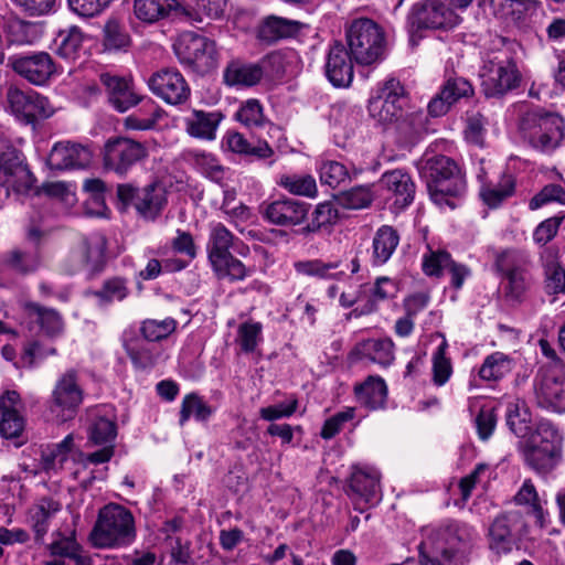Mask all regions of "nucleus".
Returning a JSON list of instances; mask_svg holds the SVG:
<instances>
[{
  "label": "nucleus",
  "instance_id": "obj_55",
  "mask_svg": "<svg viewBox=\"0 0 565 565\" xmlns=\"http://www.w3.org/2000/svg\"><path fill=\"white\" fill-rule=\"evenodd\" d=\"M447 347L443 341L433 354V382L437 386L445 385L452 374L451 361L446 356Z\"/></svg>",
  "mask_w": 565,
  "mask_h": 565
},
{
  "label": "nucleus",
  "instance_id": "obj_18",
  "mask_svg": "<svg viewBox=\"0 0 565 565\" xmlns=\"http://www.w3.org/2000/svg\"><path fill=\"white\" fill-rule=\"evenodd\" d=\"M406 105L405 89L402 84L391 78L385 82L380 95L371 98L369 113L380 122H393L403 117Z\"/></svg>",
  "mask_w": 565,
  "mask_h": 565
},
{
  "label": "nucleus",
  "instance_id": "obj_7",
  "mask_svg": "<svg viewBox=\"0 0 565 565\" xmlns=\"http://www.w3.org/2000/svg\"><path fill=\"white\" fill-rule=\"evenodd\" d=\"M495 268L505 279L503 296L511 303H522L527 296L533 277L529 270V256L515 249H505L497 254Z\"/></svg>",
  "mask_w": 565,
  "mask_h": 565
},
{
  "label": "nucleus",
  "instance_id": "obj_20",
  "mask_svg": "<svg viewBox=\"0 0 565 565\" xmlns=\"http://www.w3.org/2000/svg\"><path fill=\"white\" fill-rule=\"evenodd\" d=\"M534 396L539 407L554 412H565V379L553 372L540 369L534 379Z\"/></svg>",
  "mask_w": 565,
  "mask_h": 565
},
{
  "label": "nucleus",
  "instance_id": "obj_1",
  "mask_svg": "<svg viewBox=\"0 0 565 565\" xmlns=\"http://www.w3.org/2000/svg\"><path fill=\"white\" fill-rule=\"evenodd\" d=\"M417 168L431 201L455 209V200L467 191L466 177L459 164L447 156L436 154L422 159Z\"/></svg>",
  "mask_w": 565,
  "mask_h": 565
},
{
  "label": "nucleus",
  "instance_id": "obj_39",
  "mask_svg": "<svg viewBox=\"0 0 565 565\" xmlns=\"http://www.w3.org/2000/svg\"><path fill=\"white\" fill-rule=\"evenodd\" d=\"M223 147L231 152L254 156L259 159H265L273 154V149L266 141H259L253 146L242 134L235 131L226 134L223 139Z\"/></svg>",
  "mask_w": 565,
  "mask_h": 565
},
{
  "label": "nucleus",
  "instance_id": "obj_44",
  "mask_svg": "<svg viewBox=\"0 0 565 565\" xmlns=\"http://www.w3.org/2000/svg\"><path fill=\"white\" fill-rule=\"evenodd\" d=\"M342 265L341 262L324 263L320 259L297 262L295 269L298 274L317 277L320 279H341L345 275V270L335 271Z\"/></svg>",
  "mask_w": 565,
  "mask_h": 565
},
{
  "label": "nucleus",
  "instance_id": "obj_12",
  "mask_svg": "<svg viewBox=\"0 0 565 565\" xmlns=\"http://www.w3.org/2000/svg\"><path fill=\"white\" fill-rule=\"evenodd\" d=\"M179 62L198 73H206L217 65V50L213 40L194 33H184L173 45Z\"/></svg>",
  "mask_w": 565,
  "mask_h": 565
},
{
  "label": "nucleus",
  "instance_id": "obj_40",
  "mask_svg": "<svg viewBox=\"0 0 565 565\" xmlns=\"http://www.w3.org/2000/svg\"><path fill=\"white\" fill-rule=\"evenodd\" d=\"M84 33L82 30L72 25L61 30L55 38V52L58 56L74 61L79 56L83 49Z\"/></svg>",
  "mask_w": 565,
  "mask_h": 565
},
{
  "label": "nucleus",
  "instance_id": "obj_30",
  "mask_svg": "<svg viewBox=\"0 0 565 565\" xmlns=\"http://www.w3.org/2000/svg\"><path fill=\"white\" fill-rule=\"evenodd\" d=\"M62 505L52 498H42L34 503L29 510V522L34 532L36 543H43L51 520L60 512Z\"/></svg>",
  "mask_w": 565,
  "mask_h": 565
},
{
  "label": "nucleus",
  "instance_id": "obj_26",
  "mask_svg": "<svg viewBox=\"0 0 565 565\" xmlns=\"http://www.w3.org/2000/svg\"><path fill=\"white\" fill-rule=\"evenodd\" d=\"M21 399L15 391H7L0 396V436L6 439L19 437L24 429V418L20 415Z\"/></svg>",
  "mask_w": 565,
  "mask_h": 565
},
{
  "label": "nucleus",
  "instance_id": "obj_63",
  "mask_svg": "<svg viewBox=\"0 0 565 565\" xmlns=\"http://www.w3.org/2000/svg\"><path fill=\"white\" fill-rule=\"evenodd\" d=\"M355 409L353 407H347L344 411L338 412L324 422L320 436L323 439L333 438L342 429L345 423L353 419Z\"/></svg>",
  "mask_w": 565,
  "mask_h": 565
},
{
  "label": "nucleus",
  "instance_id": "obj_17",
  "mask_svg": "<svg viewBox=\"0 0 565 565\" xmlns=\"http://www.w3.org/2000/svg\"><path fill=\"white\" fill-rule=\"evenodd\" d=\"M83 395L75 370H68L57 379L52 392V412L60 422L64 423L75 416L83 402Z\"/></svg>",
  "mask_w": 565,
  "mask_h": 565
},
{
  "label": "nucleus",
  "instance_id": "obj_62",
  "mask_svg": "<svg viewBox=\"0 0 565 565\" xmlns=\"http://www.w3.org/2000/svg\"><path fill=\"white\" fill-rule=\"evenodd\" d=\"M54 540L49 545V550L54 556L73 557L79 550V545L75 540V533L63 536L60 532L53 534Z\"/></svg>",
  "mask_w": 565,
  "mask_h": 565
},
{
  "label": "nucleus",
  "instance_id": "obj_29",
  "mask_svg": "<svg viewBox=\"0 0 565 565\" xmlns=\"http://www.w3.org/2000/svg\"><path fill=\"white\" fill-rule=\"evenodd\" d=\"M518 512H505L498 515L489 527V545L497 554L512 550V527L519 521Z\"/></svg>",
  "mask_w": 565,
  "mask_h": 565
},
{
  "label": "nucleus",
  "instance_id": "obj_25",
  "mask_svg": "<svg viewBox=\"0 0 565 565\" xmlns=\"http://www.w3.org/2000/svg\"><path fill=\"white\" fill-rule=\"evenodd\" d=\"M134 14L139 21L148 24H153L171 15L192 19L190 9L178 0H135Z\"/></svg>",
  "mask_w": 565,
  "mask_h": 565
},
{
  "label": "nucleus",
  "instance_id": "obj_56",
  "mask_svg": "<svg viewBox=\"0 0 565 565\" xmlns=\"http://www.w3.org/2000/svg\"><path fill=\"white\" fill-rule=\"evenodd\" d=\"M397 290V284L394 280L388 277H379L371 289V296L363 312H373L376 309L377 302L394 297Z\"/></svg>",
  "mask_w": 565,
  "mask_h": 565
},
{
  "label": "nucleus",
  "instance_id": "obj_53",
  "mask_svg": "<svg viewBox=\"0 0 565 565\" xmlns=\"http://www.w3.org/2000/svg\"><path fill=\"white\" fill-rule=\"evenodd\" d=\"M318 171L321 184L331 189L340 186L350 178L348 168L334 160L322 161Z\"/></svg>",
  "mask_w": 565,
  "mask_h": 565
},
{
  "label": "nucleus",
  "instance_id": "obj_9",
  "mask_svg": "<svg viewBox=\"0 0 565 565\" xmlns=\"http://www.w3.org/2000/svg\"><path fill=\"white\" fill-rule=\"evenodd\" d=\"M481 88L487 97H500L516 88L521 74L508 54H489L479 72Z\"/></svg>",
  "mask_w": 565,
  "mask_h": 565
},
{
  "label": "nucleus",
  "instance_id": "obj_64",
  "mask_svg": "<svg viewBox=\"0 0 565 565\" xmlns=\"http://www.w3.org/2000/svg\"><path fill=\"white\" fill-rule=\"evenodd\" d=\"M7 264L19 273H31L39 266V257L32 253L12 250L7 258Z\"/></svg>",
  "mask_w": 565,
  "mask_h": 565
},
{
  "label": "nucleus",
  "instance_id": "obj_5",
  "mask_svg": "<svg viewBox=\"0 0 565 565\" xmlns=\"http://www.w3.org/2000/svg\"><path fill=\"white\" fill-rule=\"evenodd\" d=\"M231 248L237 250L241 255H245L248 250V247L235 238L223 223L212 222L209 230L206 252L213 269L220 277L243 280L249 275V270L232 255Z\"/></svg>",
  "mask_w": 565,
  "mask_h": 565
},
{
  "label": "nucleus",
  "instance_id": "obj_8",
  "mask_svg": "<svg viewBox=\"0 0 565 565\" xmlns=\"http://www.w3.org/2000/svg\"><path fill=\"white\" fill-rule=\"evenodd\" d=\"M352 58L361 65L377 62L384 51L385 35L382 28L371 19L352 21L345 32Z\"/></svg>",
  "mask_w": 565,
  "mask_h": 565
},
{
  "label": "nucleus",
  "instance_id": "obj_58",
  "mask_svg": "<svg viewBox=\"0 0 565 565\" xmlns=\"http://www.w3.org/2000/svg\"><path fill=\"white\" fill-rule=\"evenodd\" d=\"M236 119L248 128H259L266 124L263 107L257 99H248L236 113Z\"/></svg>",
  "mask_w": 565,
  "mask_h": 565
},
{
  "label": "nucleus",
  "instance_id": "obj_51",
  "mask_svg": "<svg viewBox=\"0 0 565 565\" xmlns=\"http://www.w3.org/2000/svg\"><path fill=\"white\" fill-rule=\"evenodd\" d=\"M127 281L119 277L105 280L100 289L93 291L99 306H107L113 301H121L128 296Z\"/></svg>",
  "mask_w": 565,
  "mask_h": 565
},
{
  "label": "nucleus",
  "instance_id": "obj_59",
  "mask_svg": "<svg viewBox=\"0 0 565 565\" xmlns=\"http://www.w3.org/2000/svg\"><path fill=\"white\" fill-rule=\"evenodd\" d=\"M340 204L345 209L359 210L367 207L373 201L371 186L359 185L341 193Z\"/></svg>",
  "mask_w": 565,
  "mask_h": 565
},
{
  "label": "nucleus",
  "instance_id": "obj_14",
  "mask_svg": "<svg viewBox=\"0 0 565 565\" xmlns=\"http://www.w3.org/2000/svg\"><path fill=\"white\" fill-rule=\"evenodd\" d=\"M148 154V148L143 142L127 137L110 138L104 146V167L122 177Z\"/></svg>",
  "mask_w": 565,
  "mask_h": 565
},
{
  "label": "nucleus",
  "instance_id": "obj_46",
  "mask_svg": "<svg viewBox=\"0 0 565 565\" xmlns=\"http://www.w3.org/2000/svg\"><path fill=\"white\" fill-rule=\"evenodd\" d=\"M514 186L515 183L512 175L504 174L495 184H482L480 195L487 205L490 207H497L502 203V201L513 194Z\"/></svg>",
  "mask_w": 565,
  "mask_h": 565
},
{
  "label": "nucleus",
  "instance_id": "obj_60",
  "mask_svg": "<svg viewBox=\"0 0 565 565\" xmlns=\"http://www.w3.org/2000/svg\"><path fill=\"white\" fill-rule=\"evenodd\" d=\"M130 43V38L116 20H108L104 26V45L108 50H122Z\"/></svg>",
  "mask_w": 565,
  "mask_h": 565
},
{
  "label": "nucleus",
  "instance_id": "obj_2",
  "mask_svg": "<svg viewBox=\"0 0 565 565\" xmlns=\"http://www.w3.org/2000/svg\"><path fill=\"white\" fill-rule=\"evenodd\" d=\"M422 548H430L447 559L465 558L473 548L478 533L458 520H444L422 529Z\"/></svg>",
  "mask_w": 565,
  "mask_h": 565
},
{
  "label": "nucleus",
  "instance_id": "obj_43",
  "mask_svg": "<svg viewBox=\"0 0 565 565\" xmlns=\"http://www.w3.org/2000/svg\"><path fill=\"white\" fill-rule=\"evenodd\" d=\"M117 436V427L114 415L109 412L96 414L88 429V439L94 445H113Z\"/></svg>",
  "mask_w": 565,
  "mask_h": 565
},
{
  "label": "nucleus",
  "instance_id": "obj_41",
  "mask_svg": "<svg viewBox=\"0 0 565 565\" xmlns=\"http://www.w3.org/2000/svg\"><path fill=\"white\" fill-rule=\"evenodd\" d=\"M26 310L47 337H57L63 332V319L56 310L34 302L26 305Z\"/></svg>",
  "mask_w": 565,
  "mask_h": 565
},
{
  "label": "nucleus",
  "instance_id": "obj_32",
  "mask_svg": "<svg viewBox=\"0 0 565 565\" xmlns=\"http://www.w3.org/2000/svg\"><path fill=\"white\" fill-rule=\"evenodd\" d=\"M541 264L544 274V289L550 295L565 292V269L558 260V255L552 248L541 253Z\"/></svg>",
  "mask_w": 565,
  "mask_h": 565
},
{
  "label": "nucleus",
  "instance_id": "obj_28",
  "mask_svg": "<svg viewBox=\"0 0 565 565\" xmlns=\"http://www.w3.org/2000/svg\"><path fill=\"white\" fill-rule=\"evenodd\" d=\"M326 75L335 87H348L353 78V64L350 54L341 43L333 44L326 62Z\"/></svg>",
  "mask_w": 565,
  "mask_h": 565
},
{
  "label": "nucleus",
  "instance_id": "obj_10",
  "mask_svg": "<svg viewBox=\"0 0 565 565\" xmlns=\"http://www.w3.org/2000/svg\"><path fill=\"white\" fill-rule=\"evenodd\" d=\"M106 248L107 239L104 234L95 232L84 236L65 258L64 271L68 275L85 271L88 276L99 273L106 262Z\"/></svg>",
  "mask_w": 565,
  "mask_h": 565
},
{
  "label": "nucleus",
  "instance_id": "obj_6",
  "mask_svg": "<svg viewBox=\"0 0 565 565\" xmlns=\"http://www.w3.org/2000/svg\"><path fill=\"white\" fill-rule=\"evenodd\" d=\"M519 128L523 138L542 152L555 150L565 137L564 119L542 107L525 110L520 117Z\"/></svg>",
  "mask_w": 565,
  "mask_h": 565
},
{
  "label": "nucleus",
  "instance_id": "obj_34",
  "mask_svg": "<svg viewBox=\"0 0 565 565\" xmlns=\"http://www.w3.org/2000/svg\"><path fill=\"white\" fill-rule=\"evenodd\" d=\"M301 26L302 23L297 20L269 15L263 20L258 29V36L264 41L275 42L280 39L296 36Z\"/></svg>",
  "mask_w": 565,
  "mask_h": 565
},
{
  "label": "nucleus",
  "instance_id": "obj_22",
  "mask_svg": "<svg viewBox=\"0 0 565 565\" xmlns=\"http://www.w3.org/2000/svg\"><path fill=\"white\" fill-rule=\"evenodd\" d=\"M380 473L374 468L353 467L348 495L356 505H373L381 500Z\"/></svg>",
  "mask_w": 565,
  "mask_h": 565
},
{
  "label": "nucleus",
  "instance_id": "obj_24",
  "mask_svg": "<svg viewBox=\"0 0 565 565\" xmlns=\"http://www.w3.org/2000/svg\"><path fill=\"white\" fill-rule=\"evenodd\" d=\"M93 151L86 146L71 141L57 142L53 146L47 164L52 170L82 169L89 166Z\"/></svg>",
  "mask_w": 565,
  "mask_h": 565
},
{
  "label": "nucleus",
  "instance_id": "obj_52",
  "mask_svg": "<svg viewBox=\"0 0 565 565\" xmlns=\"http://www.w3.org/2000/svg\"><path fill=\"white\" fill-rule=\"evenodd\" d=\"M124 348L135 366L146 369L154 364V355L145 341L137 338H127L124 335Z\"/></svg>",
  "mask_w": 565,
  "mask_h": 565
},
{
  "label": "nucleus",
  "instance_id": "obj_19",
  "mask_svg": "<svg viewBox=\"0 0 565 565\" xmlns=\"http://www.w3.org/2000/svg\"><path fill=\"white\" fill-rule=\"evenodd\" d=\"M99 81L105 87L109 105L119 113H126L146 99L136 90L131 77L102 73Z\"/></svg>",
  "mask_w": 565,
  "mask_h": 565
},
{
  "label": "nucleus",
  "instance_id": "obj_15",
  "mask_svg": "<svg viewBox=\"0 0 565 565\" xmlns=\"http://www.w3.org/2000/svg\"><path fill=\"white\" fill-rule=\"evenodd\" d=\"M7 102L15 118L25 125H35L39 120L50 118L55 108L50 100L34 90H21L10 87L7 92Z\"/></svg>",
  "mask_w": 565,
  "mask_h": 565
},
{
  "label": "nucleus",
  "instance_id": "obj_4",
  "mask_svg": "<svg viewBox=\"0 0 565 565\" xmlns=\"http://www.w3.org/2000/svg\"><path fill=\"white\" fill-rule=\"evenodd\" d=\"M563 437L558 429L547 420L536 424L526 436L520 450L525 463L539 475H547L562 459Z\"/></svg>",
  "mask_w": 565,
  "mask_h": 565
},
{
  "label": "nucleus",
  "instance_id": "obj_50",
  "mask_svg": "<svg viewBox=\"0 0 565 565\" xmlns=\"http://www.w3.org/2000/svg\"><path fill=\"white\" fill-rule=\"evenodd\" d=\"M516 504H525L530 507V512L535 518L536 523L544 527L546 525V513L544 512L536 489L531 480H525L514 497Z\"/></svg>",
  "mask_w": 565,
  "mask_h": 565
},
{
  "label": "nucleus",
  "instance_id": "obj_36",
  "mask_svg": "<svg viewBox=\"0 0 565 565\" xmlns=\"http://www.w3.org/2000/svg\"><path fill=\"white\" fill-rule=\"evenodd\" d=\"M505 423L519 438H525L531 431V412L523 399L514 398L507 404Z\"/></svg>",
  "mask_w": 565,
  "mask_h": 565
},
{
  "label": "nucleus",
  "instance_id": "obj_37",
  "mask_svg": "<svg viewBox=\"0 0 565 565\" xmlns=\"http://www.w3.org/2000/svg\"><path fill=\"white\" fill-rule=\"evenodd\" d=\"M399 243V235L395 228L390 225H382L373 238V264H385L395 252Z\"/></svg>",
  "mask_w": 565,
  "mask_h": 565
},
{
  "label": "nucleus",
  "instance_id": "obj_3",
  "mask_svg": "<svg viewBox=\"0 0 565 565\" xmlns=\"http://www.w3.org/2000/svg\"><path fill=\"white\" fill-rule=\"evenodd\" d=\"M136 536L132 513L120 504L109 503L99 510L89 542L96 548H122L131 545Z\"/></svg>",
  "mask_w": 565,
  "mask_h": 565
},
{
  "label": "nucleus",
  "instance_id": "obj_48",
  "mask_svg": "<svg viewBox=\"0 0 565 565\" xmlns=\"http://www.w3.org/2000/svg\"><path fill=\"white\" fill-rule=\"evenodd\" d=\"M212 413V407L207 405L202 397L195 393H190L182 399L179 424L180 426H184L191 416L199 422H205L210 418Z\"/></svg>",
  "mask_w": 565,
  "mask_h": 565
},
{
  "label": "nucleus",
  "instance_id": "obj_21",
  "mask_svg": "<svg viewBox=\"0 0 565 565\" xmlns=\"http://www.w3.org/2000/svg\"><path fill=\"white\" fill-rule=\"evenodd\" d=\"M309 212V205L302 201L284 198L260 206V214L273 225L291 227L301 224Z\"/></svg>",
  "mask_w": 565,
  "mask_h": 565
},
{
  "label": "nucleus",
  "instance_id": "obj_33",
  "mask_svg": "<svg viewBox=\"0 0 565 565\" xmlns=\"http://www.w3.org/2000/svg\"><path fill=\"white\" fill-rule=\"evenodd\" d=\"M354 393L361 406L376 411L385 405L387 386L382 377L369 376L362 384L355 386Z\"/></svg>",
  "mask_w": 565,
  "mask_h": 565
},
{
  "label": "nucleus",
  "instance_id": "obj_49",
  "mask_svg": "<svg viewBox=\"0 0 565 565\" xmlns=\"http://www.w3.org/2000/svg\"><path fill=\"white\" fill-rule=\"evenodd\" d=\"M278 184L295 195L313 198L317 194V183L310 174H282Z\"/></svg>",
  "mask_w": 565,
  "mask_h": 565
},
{
  "label": "nucleus",
  "instance_id": "obj_16",
  "mask_svg": "<svg viewBox=\"0 0 565 565\" xmlns=\"http://www.w3.org/2000/svg\"><path fill=\"white\" fill-rule=\"evenodd\" d=\"M147 84L150 92L168 105H183L191 96L186 79L175 68L164 67L154 72Z\"/></svg>",
  "mask_w": 565,
  "mask_h": 565
},
{
  "label": "nucleus",
  "instance_id": "obj_61",
  "mask_svg": "<svg viewBox=\"0 0 565 565\" xmlns=\"http://www.w3.org/2000/svg\"><path fill=\"white\" fill-rule=\"evenodd\" d=\"M440 90L451 105L461 98H468L473 95L472 85L463 77L449 78Z\"/></svg>",
  "mask_w": 565,
  "mask_h": 565
},
{
  "label": "nucleus",
  "instance_id": "obj_54",
  "mask_svg": "<svg viewBox=\"0 0 565 565\" xmlns=\"http://www.w3.org/2000/svg\"><path fill=\"white\" fill-rule=\"evenodd\" d=\"M177 328V321L172 318L163 320L147 319L142 321L140 332L146 341L154 342L168 338Z\"/></svg>",
  "mask_w": 565,
  "mask_h": 565
},
{
  "label": "nucleus",
  "instance_id": "obj_13",
  "mask_svg": "<svg viewBox=\"0 0 565 565\" xmlns=\"http://www.w3.org/2000/svg\"><path fill=\"white\" fill-rule=\"evenodd\" d=\"M117 196L120 202L131 204L137 213L148 221H154L167 205V191L162 183L152 182L143 188L119 184Z\"/></svg>",
  "mask_w": 565,
  "mask_h": 565
},
{
  "label": "nucleus",
  "instance_id": "obj_11",
  "mask_svg": "<svg viewBox=\"0 0 565 565\" xmlns=\"http://www.w3.org/2000/svg\"><path fill=\"white\" fill-rule=\"evenodd\" d=\"M461 18L443 0H423L407 15V30L414 35L422 30H450Z\"/></svg>",
  "mask_w": 565,
  "mask_h": 565
},
{
  "label": "nucleus",
  "instance_id": "obj_23",
  "mask_svg": "<svg viewBox=\"0 0 565 565\" xmlns=\"http://www.w3.org/2000/svg\"><path fill=\"white\" fill-rule=\"evenodd\" d=\"M10 64L14 72L34 85L45 84L55 73V64L46 52L14 55L10 57Z\"/></svg>",
  "mask_w": 565,
  "mask_h": 565
},
{
  "label": "nucleus",
  "instance_id": "obj_45",
  "mask_svg": "<svg viewBox=\"0 0 565 565\" xmlns=\"http://www.w3.org/2000/svg\"><path fill=\"white\" fill-rule=\"evenodd\" d=\"M362 354L373 363L388 366L394 361V343L391 339H369L361 343Z\"/></svg>",
  "mask_w": 565,
  "mask_h": 565
},
{
  "label": "nucleus",
  "instance_id": "obj_42",
  "mask_svg": "<svg viewBox=\"0 0 565 565\" xmlns=\"http://www.w3.org/2000/svg\"><path fill=\"white\" fill-rule=\"evenodd\" d=\"M74 448V437L68 434L61 443L46 447L42 451L41 463L46 471H57L64 467Z\"/></svg>",
  "mask_w": 565,
  "mask_h": 565
},
{
  "label": "nucleus",
  "instance_id": "obj_31",
  "mask_svg": "<svg viewBox=\"0 0 565 565\" xmlns=\"http://www.w3.org/2000/svg\"><path fill=\"white\" fill-rule=\"evenodd\" d=\"M223 119L220 111L193 110L184 119L185 131L193 138L212 141L216 138L218 125Z\"/></svg>",
  "mask_w": 565,
  "mask_h": 565
},
{
  "label": "nucleus",
  "instance_id": "obj_57",
  "mask_svg": "<svg viewBox=\"0 0 565 565\" xmlns=\"http://www.w3.org/2000/svg\"><path fill=\"white\" fill-rule=\"evenodd\" d=\"M263 326L260 322L246 321L238 327L237 342L241 350L245 353H252L262 341Z\"/></svg>",
  "mask_w": 565,
  "mask_h": 565
},
{
  "label": "nucleus",
  "instance_id": "obj_35",
  "mask_svg": "<svg viewBox=\"0 0 565 565\" xmlns=\"http://www.w3.org/2000/svg\"><path fill=\"white\" fill-rule=\"evenodd\" d=\"M263 77V67L258 64L231 62L224 71V82L230 86H253Z\"/></svg>",
  "mask_w": 565,
  "mask_h": 565
},
{
  "label": "nucleus",
  "instance_id": "obj_47",
  "mask_svg": "<svg viewBox=\"0 0 565 565\" xmlns=\"http://www.w3.org/2000/svg\"><path fill=\"white\" fill-rule=\"evenodd\" d=\"M512 359L502 353L494 352L488 355L480 370L479 375L486 381H498L512 371Z\"/></svg>",
  "mask_w": 565,
  "mask_h": 565
},
{
  "label": "nucleus",
  "instance_id": "obj_27",
  "mask_svg": "<svg viewBox=\"0 0 565 565\" xmlns=\"http://www.w3.org/2000/svg\"><path fill=\"white\" fill-rule=\"evenodd\" d=\"M380 183L394 200V205L398 209H405L411 205L415 198V183L403 169H394L382 174Z\"/></svg>",
  "mask_w": 565,
  "mask_h": 565
},
{
  "label": "nucleus",
  "instance_id": "obj_38",
  "mask_svg": "<svg viewBox=\"0 0 565 565\" xmlns=\"http://www.w3.org/2000/svg\"><path fill=\"white\" fill-rule=\"evenodd\" d=\"M163 110L150 98H147L142 108L127 116L122 126L126 130L146 131L153 129L161 119Z\"/></svg>",
  "mask_w": 565,
  "mask_h": 565
}]
</instances>
